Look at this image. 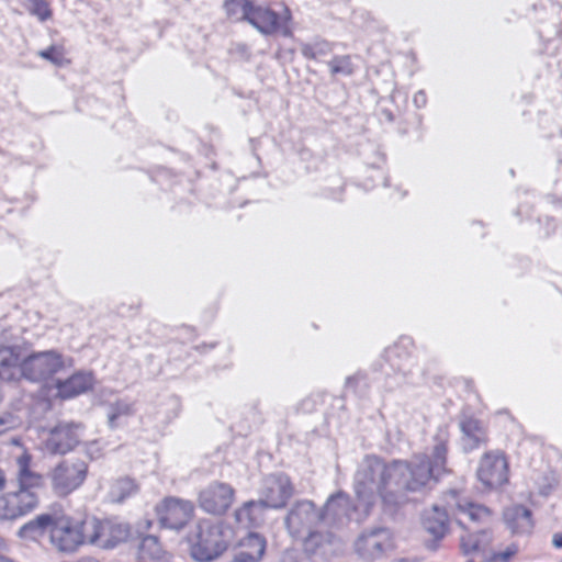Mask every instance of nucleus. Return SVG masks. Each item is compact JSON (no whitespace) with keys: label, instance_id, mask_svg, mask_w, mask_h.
Segmentation results:
<instances>
[{"label":"nucleus","instance_id":"f257e3e1","mask_svg":"<svg viewBox=\"0 0 562 562\" xmlns=\"http://www.w3.org/2000/svg\"><path fill=\"white\" fill-rule=\"evenodd\" d=\"M24 528L47 530L49 540L57 550L74 552L86 542L100 541L109 525L95 517L79 518L63 510H54L36 516Z\"/></svg>","mask_w":562,"mask_h":562},{"label":"nucleus","instance_id":"f03ea898","mask_svg":"<svg viewBox=\"0 0 562 562\" xmlns=\"http://www.w3.org/2000/svg\"><path fill=\"white\" fill-rule=\"evenodd\" d=\"M15 462L14 484L0 494V519L3 520H15L36 510L45 487V477L33 469L30 452L23 451Z\"/></svg>","mask_w":562,"mask_h":562},{"label":"nucleus","instance_id":"7ed1b4c3","mask_svg":"<svg viewBox=\"0 0 562 562\" xmlns=\"http://www.w3.org/2000/svg\"><path fill=\"white\" fill-rule=\"evenodd\" d=\"M223 10L231 22H247L262 35L293 36V15L286 5L278 13L271 7L252 0H224Z\"/></svg>","mask_w":562,"mask_h":562},{"label":"nucleus","instance_id":"20e7f679","mask_svg":"<svg viewBox=\"0 0 562 562\" xmlns=\"http://www.w3.org/2000/svg\"><path fill=\"white\" fill-rule=\"evenodd\" d=\"M5 352L7 355L0 361L1 379L13 380L15 378L14 370L18 369L24 379L42 382L65 369L63 355L55 350L33 352L22 360L12 349H8Z\"/></svg>","mask_w":562,"mask_h":562},{"label":"nucleus","instance_id":"39448f33","mask_svg":"<svg viewBox=\"0 0 562 562\" xmlns=\"http://www.w3.org/2000/svg\"><path fill=\"white\" fill-rule=\"evenodd\" d=\"M434 442L429 453H416L412 461H408L406 491H422L451 473L448 467L449 440L447 436L436 435Z\"/></svg>","mask_w":562,"mask_h":562},{"label":"nucleus","instance_id":"423d86ee","mask_svg":"<svg viewBox=\"0 0 562 562\" xmlns=\"http://www.w3.org/2000/svg\"><path fill=\"white\" fill-rule=\"evenodd\" d=\"M232 528L222 521L200 519L188 536L189 552L198 562H211L220 558L229 547Z\"/></svg>","mask_w":562,"mask_h":562},{"label":"nucleus","instance_id":"0eeeda50","mask_svg":"<svg viewBox=\"0 0 562 562\" xmlns=\"http://www.w3.org/2000/svg\"><path fill=\"white\" fill-rule=\"evenodd\" d=\"M340 502H349V496L344 492L331 495L323 508H317L308 499L296 502L285 518L289 532L293 537H301L305 531L308 533L313 526L325 520L329 514L337 515L336 507L340 506Z\"/></svg>","mask_w":562,"mask_h":562},{"label":"nucleus","instance_id":"6e6552de","mask_svg":"<svg viewBox=\"0 0 562 562\" xmlns=\"http://www.w3.org/2000/svg\"><path fill=\"white\" fill-rule=\"evenodd\" d=\"M408 461L394 460L386 463L376 456H368L360 471L363 483H374L378 492L383 495L391 487L406 491Z\"/></svg>","mask_w":562,"mask_h":562},{"label":"nucleus","instance_id":"1a4fd4ad","mask_svg":"<svg viewBox=\"0 0 562 562\" xmlns=\"http://www.w3.org/2000/svg\"><path fill=\"white\" fill-rule=\"evenodd\" d=\"M509 459L499 449L484 452L479 461L476 479L484 491H497L509 483Z\"/></svg>","mask_w":562,"mask_h":562},{"label":"nucleus","instance_id":"9d476101","mask_svg":"<svg viewBox=\"0 0 562 562\" xmlns=\"http://www.w3.org/2000/svg\"><path fill=\"white\" fill-rule=\"evenodd\" d=\"M155 514L161 528L181 531L193 520L195 506L189 499L167 496L155 506Z\"/></svg>","mask_w":562,"mask_h":562},{"label":"nucleus","instance_id":"9b49d317","mask_svg":"<svg viewBox=\"0 0 562 562\" xmlns=\"http://www.w3.org/2000/svg\"><path fill=\"white\" fill-rule=\"evenodd\" d=\"M88 475V464L83 460H64L50 472L52 488L56 495L65 497L78 490Z\"/></svg>","mask_w":562,"mask_h":562},{"label":"nucleus","instance_id":"f8f14e48","mask_svg":"<svg viewBox=\"0 0 562 562\" xmlns=\"http://www.w3.org/2000/svg\"><path fill=\"white\" fill-rule=\"evenodd\" d=\"M295 486L289 474L274 472L268 474L261 485L259 503L265 508H284L294 496Z\"/></svg>","mask_w":562,"mask_h":562},{"label":"nucleus","instance_id":"ddd939ff","mask_svg":"<svg viewBox=\"0 0 562 562\" xmlns=\"http://www.w3.org/2000/svg\"><path fill=\"white\" fill-rule=\"evenodd\" d=\"M234 487L225 482L214 481L201 490L198 504L202 510L210 515H225L235 501Z\"/></svg>","mask_w":562,"mask_h":562},{"label":"nucleus","instance_id":"4468645a","mask_svg":"<svg viewBox=\"0 0 562 562\" xmlns=\"http://www.w3.org/2000/svg\"><path fill=\"white\" fill-rule=\"evenodd\" d=\"M80 442V426L74 423H59L48 434L45 449L54 454H65Z\"/></svg>","mask_w":562,"mask_h":562},{"label":"nucleus","instance_id":"2eb2a0df","mask_svg":"<svg viewBox=\"0 0 562 562\" xmlns=\"http://www.w3.org/2000/svg\"><path fill=\"white\" fill-rule=\"evenodd\" d=\"M265 537L250 532L237 543L231 562H260L266 553Z\"/></svg>","mask_w":562,"mask_h":562},{"label":"nucleus","instance_id":"dca6fc26","mask_svg":"<svg viewBox=\"0 0 562 562\" xmlns=\"http://www.w3.org/2000/svg\"><path fill=\"white\" fill-rule=\"evenodd\" d=\"M94 379L91 373L75 372L65 380H57L56 397L60 400H70L92 390Z\"/></svg>","mask_w":562,"mask_h":562},{"label":"nucleus","instance_id":"f3484780","mask_svg":"<svg viewBox=\"0 0 562 562\" xmlns=\"http://www.w3.org/2000/svg\"><path fill=\"white\" fill-rule=\"evenodd\" d=\"M153 527L150 519H144L137 526L139 538L138 553L143 559H157L164 553L161 540L155 535H145Z\"/></svg>","mask_w":562,"mask_h":562},{"label":"nucleus","instance_id":"a211bd4d","mask_svg":"<svg viewBox=\"0 0 562 562\" xmlns=\"http://www.w3.org/2000/svg\"><path fill=\"white\" fill-rule=\"evenodd\" d=\"M423 526L436 542L441 541L449 531L450 519L446 509L434 506L426 513Z\"/></svg>","mask_w":562,"mask_h":562},{"label":"nucleus","instance_id":"6ab92c4d","mask_svg":"<svg viewBox=\"0 0 562 562\" xmlns=\"http://www.w3.org/2000/svg\"><path fill=\"white\" fill-rule=\"evenodd\" d=\"M504 519L513 533H528L533 527L532 513L522 505H514L504 512Z\"/></svg>","mask_w":562,"mask_h":562},{"label":"nucleus","instance_id":"aec40b11","mask_svg":"<svg viewBox=\"0 0 562 562\" xmlns=\"http://www.w3.org/2000/svg\"><path fill=\"white\" fill-rule=\"evenodd\" d=\"M460 513L467 515L471 522H473L480 530H485L492 527L496 521L495 513L487 506L477 503H467L458 505Z\"/></svg>","mask_w":562,"mask_h":562},{"label":"nucleus","instance_id":"412c9836","mask_svg":"<svg viewBox=\"0 0 562 562\" xmlns=\"http://www.w3.org/2000/svg\"><path fill=\"white\" fill-rule=\"evenodd\" d=\"M462 432L470 438L475 447L486 445L488 442V436L482 422L472 416L465 417L460 423Z\"/></svg>","mask_w":562,"mask_h":562},{"label":"nucleus","instance_id":"4be33fe9","mask_svg":"<svg viewBox=\"0 0 562 562\" xmlns=\"http://www.w3.org/2000/svg\"><path fill=\"white\" fill-rule=\"evenodd\" d=\"M327 66L330 76L334 78L350 77L356 71V65L353 64L352 56L349 54L333 56Z\"/></svg>","mask_w":562,"mask_h":562},{"label":"nucleus","instance_id":"5701e85b","mask_svg":"<svg viewBox=\"0 0 562 562\" xmlns=\"http://www.w3.org/2000/svg\"><path fill=\"white\" fill-rule=\"evenodd\" d=\"M37 55L57 67L67 66L71 59L67 57V50L63 44H53L42 49Z\"/></svg>","mask_w":562,"mask_h":562},{"label":"nucleus","instance_id":"b1692460","mask_svg":"<svg viewBox=\"0 0 562 562\" xmlns=\"http://www.w3.org/2000/svg\"><path fill=\"white\" fill-rule=\"evenodd\" d=\"M334 540V535L331 532H323L321 530H311L306 537L303 539L304 550L314 553L318 549L330 544Z\"/></svg>","mask_w":562,"mask_h":562},{"label":"nucleus","instance_id":"393cba45","mask_svg":"<svg viewBox=\"0 0 562 562\" xmlns=\"http://www.w3.org/2000/svg\"><path fill=\"white\" fill-rule=\"evenodd\" d=\"M487 532L485 530H479L477 532H468L460 538V550L464 555L476 553L481 550L482 538H486Z\"/></svg>","mask_w":562,"mask_h":562},{"label":"nucleus","instance_id":"a878e982","mask_svg":"<svg viewBox=\"0 0 562 562\" xmlns=\"http://www.w3.org/2000/svg\"><path fill=\"white\" fill-rule=\"evenodd\" d=\"M138 491V485L132 479L124 477L117 480L112 486V496L116 502H124Z\"/></svg>","mask_w":562,"mask_h":562},{"label":"nucleus","instance_id":"bb28decb","mask_svg":"<svg viewBox=\"0 0 562 562\" xmlns=\"http://www.w3.org/2000/svg\"><path fill=\"white\" fill-rule=\"evenodd\" d=\"M258 506H261L259 501L245 502L240 507H238L235 510V518L237 522L244 524L246 526L255 525L256 517L254 516V513Z\"/></svg>","mask_w":562,"mask_h":562},{"label":"nucleus","instance_id":"cd10ccee","mask_svg":"<svg viewBox=\"0 0 562 562\" xmlns=\"http://www.w3.org/2000/svg\"><path fill=\"white\" fill-rule=\"evenodd\" d=\"M27 11L41 22H45L53 16V10L47 0H27Z\"/></svg>","mask_w":562,"mask_h":562},{"label":"nucleus","instance_id":"c85d7f7f","mask_svg":"<svg viewBox=\"0 0 562 562\" xmlns=\"http://www.w3.org/2000/svg\"><path fill=\"white\" fill-rule=\"evenodd\" d=\"M134 408L131 404L116 402L110 409L109 413V425L114 428L120 425V420L123 417H128L133 415Z\"/></svg>","mask_w":562,"mask_h":562},{"label":"nucleus","instance_id":"c756f323","mask_svg":"<svg viewBox=\"0 0 562 562\" xmlns=\"http://www.w3.org/2000/svg\"><path fill=\"white\" fill-rule=\"evenodd\" d=\"M517 553V547L510 546L505 551L494 552L491 557L492 562H508Z\"/></svg>","mask_w":562,"mask_h":562},{"label":"nucleus","instance_id":"7c9ffc66","mask_svg":"<svg viewBox=\"0 0 562 562\" xmlns=\"http://www.w3.org/2000/svg\"><path fill=\"white\" fill-rule=\"evenodd\" d=\"M324 50L318 46L306 45L302 48V54L306 59L316 60Z\"/></svg>","mask_w":562,"mask_h":562},{"label":"nucleus","instance_id":"2f4dec72","mask_svg":"<svg viewBox=\"0 0 562 562\" xmlns=\"http://www.w3.org/2000/svg\"><path fill=\"white\" fill-rule=\"evenodd\" d=\"M10 428V414L0 416V435L4 434Z\"/></svg>","mask_w":562,"mask_h":562},{"label":"nucleus","instance_id":"473e14b6","mask_svg":"<svg viewBox=\"0 0 562 562\" xmlns=\"http://www.w3.org/2000/svg\"><path fill=\"white\" fill-rule=\"evenodd\" d=\"M7 485V475L2 468H0V491H2Z\"/></svg>","mask_w":562,"mask_h":562},{"label":"nucleus","instance_id":"72a5a7b5","mask_svg":"<svg viewBox=\"0 0 562 562\" xmlns=\"http://www.w3.org/2000/svg\"><path fill=\"white\" fill-rule=\"evenodd\" d=\"M552 541L557 548H562V533H555Z\"/></svg>","mask_w":562,"mask_h":562},{"label":"nucleus","instance_id":"f704fd0d","mask_svg":"<svg viewBox=\"0 0 562 562\" xmlns=\"http://www.w3.org/2000/svg\"><path fill=\"white\" fill-rule=\"evenodd\" d=\"M78 562H99V561L95 559H92V558H85V559L79 560Z\"/></svg>","mask_w":562,"mask_h":562},{"label":"nucleus","instance_id":"c9c22d12","mask_svg":"<svg viewBox=\"0 0 562 562\" xmlns=\"http://www.w3.org/2000/svg\"><path fill=\"white\" fill-rule=\"evenodd\" d=\"M361 540H364L367 542H370L372 540V536H369V537H363L361 538Z\"/></svg>","mask_w":562,"mask_h":562},{"label":"nucleus","instance_id":"e433bc0d","mask_svg":"<svg viewBox=\"0 0 562 562\" xmlns=\"http://www.w3.org/2000/svg\"><path fill=\"white\" fill-rule=\"evenodd\" d=\"M398 562H417V561L416 560H411V559H402Z\"/></svg>","mask_w":562,"mask_h":562},{"label":"nucleus","instance_id":"4c0bfd02","mask_svg":"<svg viewBox=\"0 0 562 562\" xmlns=\"http://www.w3.org/2000/svg\"><path fill=\"white\" fill-rule=\"evenodd\" d=\"M458 524H459V526H461L462 528H465V527H464V525H463L461 521H459Z\"/></svg>","mask_w":562,"mask_h":562},{"label":"nucleus","instance_id":"58836bf2","mask_svg":"<svg viewBox=\"0 0 562 562\" xmlns=\"http://www.w3.org/2000/svg\"><path fill=\"white\" fill-rule=\"evenodd\" d=\"M467 562H474L473 560H468Z\"/></svg>","mask_w":562,"mask_h":562}]
</instances>
